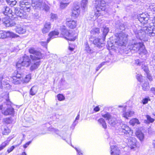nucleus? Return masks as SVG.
<instances>
[{
  "instance_id": "27",
  "label": "nucleus",
  "mask_w": 155,
  "mask_h": 155,
  "mask_svg": "<svg viewBox=\"0 0 155 155\" xmlns=\"http://www.w3.org/2000/svg\"><path fill=\"white\" fill-rule=\"evenodd\" d=\"M136 136L141 141L143 140L144 136V134L141 131H137L136 132Z\"/></svg>"
},
{
  "instance_id": "12",
  "label": "nucleus",
  "mask_w": 155,
  "mask_h": 155,
  "mask_svg": "<svg viewBox=\"0 0 155 155\" xmlns=\"http://www.w3.org/2000/svg\"><path fill=\"white\" fill-rule=\"evenodd\" d=\"M34 56H31V59L32 60V62L31 63V66L30 69L31 71L37 69L39 66L40 64V60L41 59H38V58H36Z\"/></svg>"
},
{
  "instance_id": "53",
  "label": "nucleus",
  "mask_w": 155,
  "mask_h": 155,
  "mask_svg": "<svg viewBox=\"0 0 155 155\" xmlns=\"http://www.w3.org/2000/svg\"><path fill=\"white\" fill-rule=\"evenodd\" d=\"M105 62H103L100 64L96 69V71H97L104 64Z\"/></svg>"
},
{
  "instance_id": "35",
  "label": "nucleus",
  "mask_w": 155,
  "mask_h": 155,
  "mask_svg": "<svg viewBox=\"0 0 155 155\" xmlns=\"http://www.w3.org/2000/svg\"><path fill=\"white\" fill-rule=\"evenodd\" d=\"M142 89L145 91H147L149 90L150 87L149 83L148 81L145 82L142 85Z\"/></svg>"
},
{
  "instance_id": "13",
  "label": "nucleus",
  "mask_w": 155,
  "mask_h": 155,
  "mask_svg": "<svg viewBox=\"0 0 155 155\" xmlns=\"http://www.w3.org/2000/svg\"><path fill=\"white\" fill-rule=\"evenodd\" d=\"M149 15L145 13L140 14L137 15L138 20L141 23L144 24V25H149V24H146L148 22L149 19Z\"/></svg>"
},
{
  "instance_id": "3",
  "label": "nucleus",
  "mask_w": 155,
  "mask_h": 155,
  "mask_svg": "<svg viewBox=\"0 0 155 155\" xmlns=\"http://www.w3.org/2000/svg\"><path fill=\"white\" fill-rule=\"evenodd\" d=\"M20 3L22 9L18 8H15V14L21 18L26 19L28 17V15L26 12H28L30 11L31 8V4L26 0L21 1Z\"/></svg>"
},
{
  "instance_id": "39",
  "label": "nucleus",
  "mask_w": 155,
  "mask_h": 155,
  "mask_svg": "<svg viewBox=\"0 0 155 155\" xmlns=\"http://www.w3.org/2000/svg\"><path fill=\"white\" fill-rule=\"evenodd\" d=\"M9 141L6 140L3 142L0 146V151L3 149L9 143Z\"/></svg>"
},
{
  "instance_id": "36",
  "label": "nucleus",
  "mask_w": 155,
  "mask_h": 155,
  "mask_svg": "<svg viewBox=\"0 0 155 155\" xmlns=\"http://www.w3.org/2000/svg\"><path fill=\"white\" fill-rule=\"evenodd\" d=\"M22 140H21L19 144L15 145L12 146L8 148L7 150V151L8 152V153H10L12 151L15 147L18 146L21 143Z\"/></svg>"
},
{
  "instance_id": "56",
  "label": "nucleus",
  "mask_w": 155,
  "mask_h": 155,
  "mask_svg": "<svg viewBox=\"0 0 155 155\" xmlns=\"http://www.w3.org/2000/svg\"><path fill=\"white\" fill-rule=\"evenodd\" d=\"M31 141H29L26 143L25 144L23 145V147L25 148H26L31 143Z\"/></svg>"
},
{
  "instance_id": "7",
  "label": "nucleus",
  "mask_w": 155,
  "mask_h": 155,
  "mask_svg": "<svg viewBox=\"0 0 155 155\" xmlns=\"http://www.w3.org/2000/svg\"><path fill=\"white\" fill-rule=\"evenodd\" d=\"M95 8L97 11L94 15L97 17H99L101 15L100 12L104 11L106 8V3L104 0H95Z\"/></svg>"
},
{
  "instance_id": "34",
  "label": "nucleus",
  "mask_w": 155,
  "mask_h": 155,
  "mask_svg": "<svg viewBox=\"0 0 155 155\" xmlns=\"http://www.w3.org/2000/svg\"><path fill=\"white\" fill-rule=\"evenodd\" d=\"M130 124L133 126H134L135 124H139V120L137 118H133L130 120L129 122Z\"/></svg>"
},
{
  "instance_id": "24",
  "label": "nucleus",
  "mask_w": 155,
  "mask_h": 155,
  "mask_svg": "<svg viewBox=\"0 0 155 155\" xmlns=\"http://www.w3.org/2000/svg\"><path fill=\"white\" fill-rule=\"evenodd\" d=\"M59 34V32L55 31L51 32L48 35L49 37L47 39V42H49L51 39L56 37Z\"/></svg>"
},
{
  "instance_id": "21",
  "label": "nucleus",
  "mask_w": 155,
  "mask_h": 155,
  "mask_svg": "<svg viewBox=\"0 0 155 155\" xmlns=\"http://www.w3.org/2000/svg\"><path fill=\"white\" fill-rule=\"evenodd\" d=\"M111 155H118L120 153V150L116 146H110Z\"/></svg>"
},
{
  "instance_id": "29",
  "label": "nucleus",
  "mask_w": 155,
  "mask_h": 155,
  "mask_svg": "<svg viewBox=\"0 0 155 155\" xmlns=\"http://www.w3.org/2000/svg\"><path fill=\"white\" fill-rule=\"evenodd\" d=\"M88 0H82L81 3V7L83 10L85 11L87 8Z\"/></svg>"
},
{
  "instance_id": "41",
  "label": "nucleus",
  "mask_w": 155,
  "mask_h": 155,
  "mask_svg": "<svg viewBox=\"0 0 155 155\" xmlns=\"http://www.w3.org/2000/svg\"><path fill=\"white\" fill-rule=\"evenodd\" d=\"M31 78V76L30 75L28 74L26 75L23 80V82L26 83H28L29 81Z\"/></svg>"
},
{
  "instance_id": "15",
  "label": "nucleus",
  "mask_w": 155,
  "mask_h": 155,
  "mask_svg": "<svg viewBox=\"0 0 155 155\" xmlns=\"http://www.w3.org/2000/svg\"><path fill=\"white\" fill-rule=\"evenodd\" d=\"M2 21V23L7 27H12L16 24L14 20L9 18L8 17L3 18Z\"/></svg>"
},
{
  "instance_id": "61",
  "label": "nucleus",
  "mask_w": 155,
  "mask_h": 155,
  "mask_svg": "<svg viewBox=\"0 0 155 155\" xmlns=\"http://www.w3.org/2000/svg\"><path fill=\"white\" fill-rule=\"evenodd\" d=\"M153 21V23H150V24H149V25H150L151 24H153V26L154 27V28H155V26L154 25V24H155V17L154 18V20Z\"/></svg>"
},
{
  "instance_id": "1",
  "label": "nucleus",
  "mask_w": 155,
  "mask_h": 155,
  "mask_svg": "<svg viewBox=\"0 0 155 155\" xmlns=\"http://www.w3.org/2000/svg\"><path fill=\"white\" fill-rule=\"evenodd\" d=\"M153 24L150 25H143V28L138 31H134L136 36L137 39L144 41L147 39V35L150 36L155 35V28L153 26Z\"/></svg>"
},
{
  "instance_id": "17",
  "label": "nucleus",
  "mask_w": 155,
  "mask_h": 155,
  "mask_svg": "<svg viewBox=\"0 0 155 155\" xmlns=\"http://www.w3.org/2000/svg\"><path fill=\"white\" fill-rule=\"evenodd\" d=\"M29 52L30 53L32 54V55H30V58L31 56H34L36 58H38V59H41L42 58L41 54L39 51H38L35 49L33 48H31L29 50Z\"/></svg>"
},
{
  "instance_id": "5",
  "label": "nucleus",
  "mask_w": 155,
  "mask_h": 155,
  "mask_svg": "<svg viewBox=\"0 0 155 155\" xmlns=\"http://www.w3.org/2000/svg\"><path fill=\"white\" fill-rule=\"evenodd\" d=\"M127 35L122 32L116 34L115 44L120 46H125L127 41Z\"/></svg>"
},
{
  "instance_id": "18",
  "label": "nucleus",
  "mask_w": 155,
  "mask_h": 155,
  "mask_svg": "<svg viewBox=\"0 0 155 155\" xmlns=\"http://www.w3.org/2000/svg\"><path fill=\"white\" fill-rule=\"evenodd\" d=\"M80 6L77 4L74 5L72 10V16L77 17L80 13Z\"/></svg>"
},
{
  "instance_id": "32",
  "label": "nucleus",
  "mask_w": 155,
  "mask_h": 155,
  "mask_svg": "<svg viewBox=\"0 0 155 155\" xmlns=\"http://www.w3.org/2000/svg\"><path fill=\"white\" fill-rule=\"evenodd\" d=\"M2 133L4 135H7L10 132L9 129L6 126H2L1 127Z\"/></svg>"
},
{
  "instance_id": "6",
  "label": "nucleus",
  "mask_w": 155,
  "mask_h": 155,
  "mask_svg": "<svg viewBox=\"0 0 155 155\" xmlns=\"http://www.w3.org/2000/svg\"><path fill=\"white\" fill-rule=\"evenodd\" d=\"M32 6L35 9L45 10L48 11L49 10V6L45 2L41 0H31Z\"/></svg>"
},
{
  "instance_id": "8",
  "label": "nucleus",
  "mask_w": 155,
  "mask_h": 155,
  "mask_svg": "<svg viewBox=\"0 0 155 155\" xmlns=\"http://www.w3.org/2000/svg\"><path fill=\"white\" fill-rule=\"evenodd\" d=\"M31 63V60L29 57L25 55L23 57L21 60H20L17 62L16 64L17 68L20 70L21 67L25 66L26 67H29Z\"/></svg>"
},
{
  "instance_id": "50",
  "label": "nucleus",
  "mask_w": 155,
  "mask_h": 155,
  "mask_svg": "<svg viewBox=\"0 0 155 155\" xmlns=\"http://www.w3.org/2000/svg\"><path fill=\"white\" fill-rule=\"evenodd\" d=\"M136 78L137 80L140 82H142V77L141 74H137L136 76Z\"/></svg>"
},
{
  "instance_id": "58",
  "label": "nucleus",
  "mask_w": 155,
  "mask_h": 155,
  "mask_svg": "<svg viewBox=\"0 0 155 155\" xmlns=\"http://www.w3.org/2000/svg\"><path fill=\"white\" fill-rule=\"evenodd\" d=\"M148 101V99L147 98H144L143 100V104H145L147 103Z\"/></svg>"
},
{
  "instance_id": "37",
  "label": "nucleus",
  "mask_w": 155,
  "mask_h": 155,
  "mask_svg": "<svg viewBox=\"0 0 155 155\" xmlns=\"http://www.w3.org/2000/svg\"><path fill=\"white\" fill-rule=\"evenodd\" d=\"M141 68L146 73H147L149 72V69L148 66L145 64V63L144 62L141 65Z\"/></svg>"
},
{
  "instance_id": "43",
  "label": "nucleus",
  "mask_w": 155,
  "mask_h": 155,
  "mask_svg": "<svg viewBox=\"0 0 155 155\" xmlns=\"http://www.w3.org/2000/svg\"><path fill=\"white\" fill-rule=\"evenodd\" d=\"M50 16L51 19L53 21L56 20L58 18L57 15L56 14L51 13L50 14Z\"/></svg>"
},
{
  "instance_id": "20",
  "label": "nucleus",
  "mask_w": 155,
  "mask_h": 155,
  "mask_svg": "<svg viewBox=\"0 0 155 155\" xmlns=\"http://www.w3.org/2000/svg\"><path fill=\"white\" fill-rule=\"evenodd\" d=\"M85 51H86L89 54L92 56V57H94L95 53V51L91 49L89 45L87 42L85 44Z\"/></svg>"
},
{
  "instance_id": "26",
  "label": "nucleus",
  "mask_w": 155,
  "mask_h": 155,
  "mask_svg": "<svg viewBox=\"0 0 155 155\" xmlns=\"http://www.w3.org/2000/svg\"><path fill=\"white\" fill-rule=\"evenodd\" d=\"M98 121L100 125H101L103 128L104 129H106L107 128L106 123L104 119L101 118L98 120Z\"/></svg>"
},
{
  "instance_id": "64",
  "label": "nucleus",
  "mask_w": 155,
  "mask_h": 155,
  "mask_svg": "<svg viewBox=\"0 0 155 155\" xmlns=\"http://www.w3.org/2000/svg\"><path fill=\"white\" fill-rule=\"evenodd\" d=\"M21 155H26V153H25V152H23L22 153Z\"/></svg>"
},
{
  "instance_id": "44",
  "label": "nucleus",
  "mask_w": 155,
  "mask_h": 155,
  "mask_svg": "<svg viewBox=\"0 0 155 155\" xmlns=\"http://www.w3.org/2000/svg\"><path fill=\"white\" fill-rule=\"evenodd\" d=\"M69 2L67 3H64L61 2L60 3V8L62 9L64 8L69 4Z\"/></svg>"
},
{
  "instance_id": "16",
  "label": "nucleus",
  "mask_w": 155,
  "mask_h": 155,
  "mask_svg": "<svg viewBox=\"0 0 155 155\" xmlns=\"http://www.w3.org/2000/svg\"><path fill=\"white\" fill-rule=\"evenodd\" d=\"M17 74L16 76H13L11 78V81L13 84H16L20 83L23 80V77L21 75L18 73V72L17 71Z\"/></svg>"
},
{
  "instance_id": "52",
  "label": "nucleus",
  "mask_w": 155,
  "mask_h": 155,
  "mask_svg": "<svg viewBox=\"0 0 155 155\" xmlns=\"http://www.w3.org/2000/svg\"><path fill=\"white\" fill-rule=\"evenodd\" d=\"M144 62L140 61L139 60H137L135 61V63L137 64L138 65L140 66Z\"/></svg>"
},
{
  "instance_id": "40",
  "label": "nucleus",
  "mask_w": 155,
  "mask_h": 155,
  "mask_svg": "<svg viewBox=\"0 0 155 155\" xmlns=\"http://www.w3.org/2000/svg\"><path fill=\"white\" fill-rule=\"evenodd\" d=\"M127 27L126 25V23L125 22L123 23H120L119 25V28L120 30L121 31H124L125 30V28Z\"/></svg>"
},
{
  "instance_id": "49",
  "label": "nucleus",
  "mask_w": 155,
  "mask_h": 155,
  "mask_svg": "<svg viewBox=\"0 0 155 155\" xmlns=\"http://www.w3.org/2000/svg\"><path fill=\"white\" fill-rule=\"evenodd\" d=\"M25 119L26 121L30 123H32L33 122V121L34 120V119L31 116L29 117H25Z\"/></svg>"
},
{
  "instance_id": "25",
  "label": "nucleus",
  "mask_w": 155,
  "mask_h": 155,
  "mask_svg": "<svg viewBox=\"0 0 155 155\" xmlns=\"http://www.w3.org/2000/svg\"><path fill=\"white\" fill-rule=\"evenodd\" d=\"M66 24L70 28H74L76 26V22L74 20H70L66 21Z\"/></svg>"
},
{
  "instance_id": "33",
  "label": "nucleus",
  "mask_w": 155,
  "mask_h": 155,
  "mask_svg": "<svg viewBox=\"0 0 155 155\" xmlns=\"http://www.w3.org/2000/svg\"><path fill=\"white\" fill-rule=\"evenodd\" d=\"M134 114V112L132 111H129L124 112L123 114V116L127 119L129 117H130Z\"/></svg>"
},
{
  "instance_id": "54",
  "label": "nucleus",
  "mask_w": 155,
  "mask_h": 155,
  "mask_svg": "<svg viewBox=\"0 0 155 155\" xmlns=\"http://www.w3.org/2000/svg\"><path fill=\"white\" fill-rule=\"evenodd\" d=\"M4 31L0 30V38L4 39Z\"/></svg>"
},
{
  "instance_id": "60",
  "label": "nucleus",
  "mask_w": 155,
  "mask_h": 155,
  "mask_svg": "<svg viewBox=\"0 0 155 155\" xmlns=\"http://www.w3.org/2000/svg\"><path fill=\"white\" fill-rule=\"evenodd\" d=\"M41 45H42L45 46L46 45L47 43L46 42H41Z\"/></svg>"
},
{
  "instance_id": "22",
  "label": "nucleus",
  "mask_w": 155,
  "mask_h": 155,
  "mask_svg": "<svg viewBox=\"0 0 155 155\" xmlns=\"http://www.w3.org/2000/svg\"><path fill=\"white\" fill-rule=\"evenodd\" d=\"M51 28V23L50 22H46L42 29V32L43 34L47 33L50 31Z\"/></svg>"
},
{
  "instance_id": "2",
  "label": "nucleus",
  "mask_w": 155,
  "mask_h": 155,
  "mask_svg": "<svg viewBox=\"0 0 155 155\" xmlns=\"http://www.w3.org/2000/svg\"><path fill=\"white\" fill-rule=\"evenodd\" d=\"M117 132L120 135L124 136L125 137H129L128 139L129 144L131 146V148H134L136 146L137 140L134 137H130L133 133V130L126 124H123L118 129L117 128Z\"/></svg>"
},
{
  "instance_id": "23",
  "label": "nucleus",
  "mask_w": 155,
  "mask_h": 155,
  "mask_svg": "<svg viewBox=\"0 0 155 155\" xmlns=\"http://www.w3.org/2000/svg\"><path fill=\"white\" fill-rule=\"evenodd\" d=\"M15 29L16 32L19 34H24L26 31V29L24 27L19 25L16 26Z\"/></svg>"
},
{
  "instance_id": "55",
  "label": "nucleus",
  "mask_w": 155,
  "mask_h": 155,
  "mask_svg": "<svg viewBox=\"0 0 155 155\" xmlns=\"http://www.w3.org/2000/svg\"><path fill=\"white\" fill-rule=\"evenodd\" d=\"M75 149L79 155H83L80 149L79 148H75Z\"/></svg>"
},
{
  "instance_id": "28",
  "label": "nucleus",
  "mask_w": 155,
  "mask_h": 155,
  "mask_svg": "<svg viewBox=\"0 0 155 155\" xmlns=\"http://www.w3.org/2000/svg\"><path fill=\"white\" fill-rule=\"evenodd\" d=\"M91 35H97L100 33V29L98 28H94L90 31Z\"/></svg>"
},
{
  "instance_id": "59",
  "label": "nucleus",
  "mask_w": 155,
  "mask_h": 155,
  "mask_svg": "<svg viewBox=\"0 0 155 155\" xmlns=\"http://www.w3.org/2000/svg\"><path fill=\"white\" fill-rule=\"evenodd\" d=\"M94 110L96 112H97L99 111L100 108L98 107V106H96L94 108Z\"/></svg>"
},
{
  "instance_id": "9",
  "label": "nucleus",
  "mask_w": 155,
  "mask_h": 155,
  "mask_svg": "<svg viewBox=\"0 0 155 155\" xmlns=\"http://www.w3.org/2000/svg\"><path fill=\"white\" fill-rule=\"evenodd\" d=\"M61 33L62 35L67 40L71 41H74L76 39V37H74L73 34L71 33L69 31L66 29L64 26H62L61 27Z\"/></svg>"
},
{
  "instance_id": "48",
  "label": "nucleus",
  "mask_w": 155,
  "mask_h": 155,
  "mask_svg": "<svg viewBox=\"0 0 155 155\" xmlns=\"http://www.w3.org/2000/svg\"><path fill=\"white\" fill-rule=\"evenodd\" d=\"M146 117L149 123H152L154 121V119L152 118L148 115H146Z\"/></svg>"
},
{
  "instance_id": "46",
  "label": "nucleus",
  "mask_w": 155,
  "mask_h": 155,
  "mask_svg": "<svg viewBox=\"0 0 155 155\" xmlns=\"http://www.w3.org/2000/svg\"><path fill=\"white\" fill-rule=\"evenodd\" d=\"M149 10H151L152 12H153V14H155V5H150L148 8Z\"/></svg>"
},
{
  "instance_id": "62",
  "label": "nucleus",
  "mask_w": 155,
  "mask_h": 155,
  "mask_svg": "<svg viewBox=\"0 0 155 155\" xmlns=\"http://www.w3.org/2000/svg\"><path fill=\"white\" fill-rule=\"evenodd\" d=\"M153 147L155 148V139L153 140Z\"/></svg>"
},
{
  "instance_id": "4",
  "label": "nucleus",
  "mask_w": 155,
  "mask_h": 155,
  "mask_svg": "<svg viewBox=\"0 0 155 155\" xmlns=\"http://www.w3.org/2000/svg\"><path fill=\"white\" fill-rule=\"evenodd\" d=\"M143 44L142 43L137 42L136 40L133 39L129 43L127 47V48L131 52H137L141 49H143Z\"/></svg>"
},
{
  "instance_id": "14",
  "label": "nucleus",
  "mask_w": 155,
  "mask_h": 155,
  "mask_svg": "<svg viewBox=\"0 0 155 155\" xmlns=\"http://www.w3.org/2000/svg\"><path fill=\"white\" fill-rule=\"evenodd\" d=\"M0 12L3 13L5 15H8L11 14L12 16H13L12 10L10 9L9 7L5 5H2L0 6Z\"/></svg>"
},
{
  "instance_id": "38",
  "label": "nucleus",
  "mask_w": 155,
  "mask_h": 155,
  "mask_svg": "<svg viewBox=\"0 0 155 155\" xmlns=\"http://www.w3.org/2000/svg\"><path fill=\"white\" fill-rule=\"evenodd\" d=\"M6 2L11 6H13L15 5L17 3L16 0H6Z\"/></svg>"
},
{
  "instance_id": "63",
  "label": "nucleus",
  "mask_w": 155,
  "mask_h": 155,
  "mask_svg": "<svg viewBox=\"0 0 155 155\" xmlns=\"http://www.w3.org/2000/svg\"><path fill=\"white\" fill-rule=\"evenodd\" d=\"M1 76L0 77V79L2 80L3 78V75L1 74Z\"/></svg>"
},
{
  "instance_id": "10",
  "label": "nucleus",
  "mask_w": 155,
  "mask_h": 155,
  "mask_svg": "<svg viewBox=\"0 0 155 155\" xmlns=\"http://www.w3.org/2000/svg\"><path fill=\"white\" fill-rule=\"evenodd\" d=\"M102 117L108 120L109 124L112 127H115L116 125H117V119L114 117H112L110 114L108 113L104 114L102 115Z\"/></svg>"
},
{
  "instance_id": "19",
  "label": "nucleus",
  "mask_w": 155,
  "mask_h": 155,
  "mask_svg": "<svg viewBox=\"0 0 155 155\" xmlns=\"http://www.w3.org/2000/svg\"><path fill=\"white\" fill-rule=\"evenodd\" d=\"M19 37V36L16 34L9 31H4V38H15Z\"/></svg>"
},
{
  "instance_id": "45",
  "label": "nucleus",
  "mask_w": 155,
  "mask_h": 155,
  "mask_svg": "<svg viewBox=\"0 0 155 155\" xmlns=\"http://www.w3.org/2000/svg\"><path fill=\"white\" fill-rule=\"evenodd\" d=\"M79 113H80V112L78 114L75 118V120H74V123L72 124V126H74V127L78 123V121H77V120H78L79 118V117H80Z\"/></svg>"
},
{
  "instance_id": "11",
  "label": "nucleus",
  "mask_w": 155,
  "mask_h": 155,
  "mask_svg": "<svg viewBox=\"0 0 155 155\" xmlns=\"http://www.w3.org/2000/svg\"><path fill=\"white\" fill-rule=\"evenodd\" d=\"M89 39L91 43L99 48H101L104 46V44L102 42V41L100 38L91 35Z\"/></svg>"
},
{
  "instance_id": "31",
  "label": "nucleus",
  "mask_w": 155,
  "mask_h": 155,
  "mask_svg": "<svg viewBox=\"0 0 155 155\" xmlns=\"http://www.w3.org/2000/svg\"><path fill=\"white\" fill-rule=\"evenodd\" d=\"M109 31V29L108 28L106 27H104L103 30V40L105 39L106 36L107 35Z\"/></svg>"
},
{
  "instance_id": "51",
  "label": "nucleus",
  "mask_w": 155,
  "mask_h": 155,
  "mask_svg": "<svg viewBox=\"0 0 155 155\" xmlns=\"http://www.w3.org/2000/svg\"><path fill=\"white\" fill-rule=\"evenodd\" d=\"M146 74L147 75V77L150 81H152L153 78H152V76L149 73V72H148L147 73H146Z\"/></svg>"
},
{
  "instance_id": "57",
  "label": "nucleus",
  "mask_w": 155,
  "mask_h": 155,
  "mask_svg": "<svg viewBox=\"0 0 155 155\" xmlns=\"http://www.w3.org/2000/svg\"><path fill=\"white\" fill-rule=\"evenodd\" d=\"M150 91L151 93L155 95V87H151L150 89Z\"/></svg>"
},
{
  "instance_id": "42",
  "label": "nucleus",
  "mask_w": 155,
  "mask_h": 155,
  "mask_svg": "<svg viewBox=\"0 0 155 155\" xmlns=\"http://www.w3.org/2000/svg\"><path fill=\"white\" fill-rule=\"evenodd\" d=\"M4 121L7 124L11 123L12 122L11 117L6 118L4 120Z\"/></svg>"
},
{
  "instance_id": "30",
  "label": "nucleus",
  "mask_w": 155,
  "mask_h": 155,
  "mask_svg": "<svg viewBox=\"0 0 155 155\" xmlns=\"http://www.w3.org/2000/svg\"><path fill=\"white\" fill-rule=\"evenodd\" d=\"M38 91V87L37 86H33L30 89V95L33 96L36 94Z\"/></svg>"
},
{
  "instance_id": "47",
  "label": "nucleus",
  "mask_w": 155,
  "mask_h": 155,
  "mask_svg": "<svg viewBox=\"0 0 155 155\" xmlns=\"http://www.w3.org/2000/svg\"><path fill=\"white\" fill-rule=\"evenodd\" d=\"M58 100L59 101H62L65 99L64 96L61 94H59L57 95Z\"/></svg>"
}]
</instances>
